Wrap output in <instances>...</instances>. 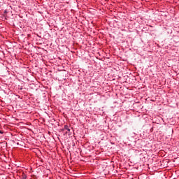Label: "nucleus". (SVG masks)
<instances>
[{"instance_id":"obj_3","label":"nucleus","mask_w":179,"mask_h":179,"mask_svg":"<svg viewBox=\"0 0 179 179\" xmlns=\"http://www.w3.org/2000/svg\"><path fill=\"white\" fill-rule=\"evenodd\" d=\"M150 132H153V127H152L150 130Z\"/></svg>"},{"instance_id":"obj_2","label":"nucleus","mask_w":179,"mask_h":179,"mask_svg":"<svg viewBox=\"0 0 179 179\" xmlns=\"http://www.w3.org/2000/svg\"><path fill=\"white\" fill-rule=\"evenodd\" d=\"M27 178V176H26V174L22 173V175L21 176H20V179H26Z\"/></svg>"},{"instance_id":"obj_6","label":"nucleus","mask_w":179,"mask_h":179,"mask_svg":"<svg viewBox=\"0 0 179 179\" xmlns=\"http://www.w3.org/2000/svg\"><path fill=\"white\" fill-rule=\"evenodd\" d=\"M65 134H66H66H68V132H66Z\"/></svg>"},{"instance_id":"obj_4","label":"nucleus","mask_w":179,"mask_h":179,"mask_svg":"<svg viewBox=\"0 0 179 179\" xmlns=\"http://www.w3.org/2000/svg\"><path fill=\"white\" fill-rule=\"evenodd\" d=\"M0 134L2 135V134H3V131L0 130Z\"/></svg>"},{"instance_id":"obj_1","label":"nucleus","mask_w":179,"mask_h":179,"mask_svg":"<svg viewBox=\"0 0 179 179\" xmlns=\"http://www.w3.org/2000/svg\"><path fill=\"white\" fill-rule=\"evenodd\" d=\"M62 131H68V132L71 131V129H69V126L64 125V127L62 129Z\"/></svg>"},{"instance_id":"obj_5","label":"nucleus","mask_w":179,"mask_h":179,"mask_svg":"<svg viewBox=\"0 0 179 179\" xmlns=\"http://www.w3.org/2000/svg\"><path fill=\"white\" fill-rule=\"evenodd\" d=\"M8 12L6 10L4 11V13H7Z\"/></svg>"}]
</instances>
